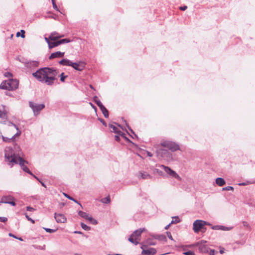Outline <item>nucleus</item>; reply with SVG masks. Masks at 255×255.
<instances>
[{
  "label": "nucleus",
  "instance_id": "1",
  "mask_svg": "<svg viewBox=\"0 0 255 255\" xmlns=\"http://www.w3.org/2000/svg\"><path fill=\"white\" fill-rule=\"evenodd\" d=\"M59 71L54 68L44 67L32 73V76L38 81L48 86H52L54 81L57 80L56 76Z\"/></svg>",
  "mask_w": 255,
  "mask_h": 255
},
{
  "label": "nucleus",
  "instance_id": "2",
  "mask_svg": "<svg viewBox=\"0 0 255 255\" xmlns=\"http://www.w3.org/2000/svg\"><path fill=\"white\" fill-rule=\"evenodd\" d=\"M8 126L9 127V129L10 130V131L12 130L13 128H15L17 130V132L15 133L10 138L3 136L1 134V133L0 132V137H1L2 139V141L5 142H14L15 141V137L19 136L20 135L21 132L15 125L11 122H8Z\"/></svg>",
  "mask_w": 255,
  "mask_h": 255
},
{
  "label": "nucleus",
  "instance_id": "3",
  "mask_svg": "<svg viewBox=\"0 0 255 255\" xmlns=\"http://www.w3.org/2000/svg\"><path fill=\"white\" fill-rule=\"evenodd\" d=\"M4 156L8 161L15 164L18 163V158H21L20 156L16 155L12 148L9 147L5 148Z\"/></svg>",
  "mask_w": 255,
  "mask_h": 255
},
{
  "label": "nucleus",
  "instance_id": "4",
  "mask_svg": "<svg viewBox=\"0 0 255 255\" xmlns=\"http://www.w3.org/2000/svg\"><path fill=\"white\" fill-rule=\"evenodd\" d=\"M161 145L162 146L166 147L172 151H175L180 149L179 145L178 144L171 141H163L161 142Z\"/></svg>",
  "mask_w": 255,
  "mask_h": 255
},
{
  "label": "nucleus",
  "instance_id": "5",
  "mask_svg": "<svg viewBox=\"0 0 255 255\" xmlns=\"http://www.w3.org/2000/svg\"><path fill=\"white\" fill-rule=\"evenodd\" d=\"M29 105L32 109L35 116L38 115L39 112L45 107L43 104H38L32 102H29Z\"/></svg>",
  "mask_w": 255,
  "mask_h": 255
},
{
  "label": "nucleus",
  "instance_id": "6",
  "mask_svg": "<svg viewBox=\"0 0 255 255\" xmlns=\"http://www.w3.org/2000/svg\"><path fill=\"white\" fill-rule=\"evenodd\" d=\"M158 167L163 168L165 172H166L170 177L175 178L179 181L181 180V177L177 174V173L170 167L164 165H159Z\"/></svg>",
  "mask_w": 255,
  "mask_h": 255
},
{
  "label": "nucleus",
  "instance_id": "7",
  "mask_svg": "<svg viewBox=\"0 0 255 255\" xmlns=\"http://www.w3.org/2000/svg\"><path fill=\"white\" fill-rule=\"evenodd\" d=\"M206 225L210 224L209 223L202 220H196L193 223V230L195 233H198L199 231Z\"/></svg>",
  "mask_w": 255,
  "mask_h": 255
},
{
  "label": "nucleus",
  "instance_id": "8",
  "mask_svg": "<svg viewBox=\"0 0 255 255\" xmlns=\"http://www.w3.org/2000/svg\"><path fill=\"white\" fill-rule=\"evenodd\" d=\"M207 241L202 240L200 242L196 243L195 246L199 247V251L203 253H207L209 251V247L206 245Z\"/></svg>",
  "mask_w": 255,
  "mask_h": 255
},
{
  "label": "nucleus",
  "instance_id": "9",
  "mask_svg": "<svg viewBox=\"0 0 255 255\" xmlns=\"http://www.w3.org/2000/svg\"><path fill=\"white\" fill-rule=\"evenodd\" d=\"M78 215L81 218L89 221L93 225H96L98 224V222L96 220L94 219L91 216H90L89 214L86 212L80 211L78 212Z\"/></svg>",
  "mask_w": 255,
  "mask_h": 255
},
{
  "label": "nucleus",
  "instance_id": "10",
  "mask_svg": "<svg viewBox=\"0 0 255 255\" xmlns=\"http://www.w3.org/2000/svg\"><path fill=\"white\" fill-rule=\"evenodd\" d=\"M18 163L20 165V166H21V167L22 168L23 170L24 171H25V172H27V173H28V174H29L30 175H33L34 177L35 178H36L38 181H39V180L38 179V178L37 177H36L35 175H33V174L29 170L28 168L26 166H25L24 163H27V161H26L24 160H23L22 158H18Z\"/></svg>",
  "mask_w": 255,
  "mask_h": 255
},
{
  "label": "nucleus",
  "instance_id": "11",
  "mask_svg": "<svg viewBox=\"0 0 255 255\" xmlns=\"http://www.w3.org/2000/svg\"><path fill=\"white\" fill-rule=\"evenodd\" d=\"M39 62L37 61H29L24 63L25 66L29 69H33L38 67Z\"/></svg>",
  "mask_w": 255,
  "mask_h": 255
},
{
  "label": "nucleus",
  "instance_id": "12",
  "mask_svg": "<svg viewBox=\"0 0 255 255\" xmlns=\"http://www.w3.org/2000/svg\"><path fill=\"white\" fill-rule=\"evenodd\" d=\"M169 154V152L163 148H159L156 150V155L158 157L164 158Z\"/></svg>",
  "mask_w": 255,
  "mask_h": 255
},
{
  "label": "nucleus",
  "instance_id": "13",
  "mask_svg": "<svg viewBox=\"0 0 255 255\" xmlns=\"http://www.w3.org/2000/svg\"><path fill=\"white\" fill-rule=\"evenodd\" d=\"M137 177L139 179H151L152 177V176L147 172L142 171H140L138 172Z\"/></svg>",
  "mask_w": 255,
  "mask_h": 255
},
{
  "label": "nucleus",
  "instance_id": "14",
  "mask_svg": "<svg viewBox=\"0 0 255 255\" xmlns=\"http://www.w3.org/2000/svg\"><path fill=\"white\" fill-rule=\"evenodd\" d=\"M70 66L72 67L75 70L78 71H82L84 68V63L83 62H80L79 63H73L71 61Z\"/></svg>",
  "mask_w": 255,
  "mask_h": 255
},
{
  "label": "nucleus",
  "instance_id": "15",
  "mask_svg": "<svg viewBox=\"0 0 255 255\" xmlns=\"http://www.w3.org/2000/svg\"><path fill=\"white\" fill-rule=\"evenodd\" d=\"M54 218L56 222L58 223H64L66 222V218L62 214L55 213Z\"/></svg>",
  "mask_w": 255,
  "mask_h": 255
},
{
  "label": "nucleus",
  "instance_id": "16",
  "mask_svg": "<svg viewBox=\"0 0 255 255\" xmlns=\"http://www.w3.org/2000/svg\"><path fill=\"white\" fill-rule=\"evenodd\" d=\"M9 84L10 86L9 90H13L18 88V81L16 79H9Z\"/></svg>",
  "mask_w": 255,
  "mask_h": 255
},
{
  "label": "nucleus",
  "instance_id": "17",
  "mask_svg": "<svg viewBox=\"0 0 255 255\" xmlns=\"http://www.w3.org/2000/svg\"><path fill=\"white\" fill-rule=\"evenodd\" d=\"M156 250L154 248H150L147 250H143L141 252L142 255H154L156 254Z\"/></svg>",
  "mask_w": 255,
  "mask_h": 255
},
{
  "label": "nucleus",
  "instance_id": "18",
  "mask_svg": "<svg viewBox=\"0 0 255 255\" xmlns=\"http://www.w3.org/2000/svg\"><path fill=\"white\" fill-rule=\"evenodd\" d=\"M109 126L112 129V132L117 133L119 135H121V136H123V137L126 138V137L125 136V134L123 133L121 130H120L116 126L112 124H110Z\"/></svg>",
  "mask_w": 255,
  "mask_h": 255
},
{
  "label": "nucleus",
  "instance_id": "19",
  "mask_svg": "<svg viewBox=\"0 0 255 255\" xmlns=\"http://www.w3.org/2000/svg\"><path fill=\"white\" fill-rule=\"evenodd\" d=\"M63 36V35H61L56 32H53L50 34L49 36V39L50 40L55 41L56 40Z\"/></svg>",
  "mask_w": 255,
  "mask_h": 255
},
{
  "label": "nucleus",
  "instance_id": "20",
  "mask_svg": "<svg viewBox=\"0 0 255 255\" xmlns=\"http://www.w3.org/2000/svg\"><path fill=\"white\" fill-rule=\"evenodd\" d=\"M64 52H60V51H57L56 52H54L51 54L50 55L49 59H52L55 58H60L62 57L64 55Z\"/></svg>",
  "mask_w": 255,
  "mask_h": 255
},
{
  "label": "nucleus",
  "instance_id": "21",
  "mask_svg": "<svg viewBox=\"0 0 255 255\" xmlns=\"http://www.w3.org/2000/svg\"><path fill=\"white\" fill-rule=\"evenodd\" d=\"M143 230L141 229L136 230L133 233L132 235L134 236L135 240H137V241H139V238L140 237L141 234L142 233Z\"/></svg>",
  "mask_w": 255,
  "mask_h": 255
},
{
  "label": "nucleus",
  "instance_id": "22",
  "mask_svg": "<svg viewBox=\"0 0 255 255\" xmlns=\"http://www.w3.org/2000/svg\"><path fill=\"white\" fill-rule=\"evenodd\" d=\"M233 227H227L223 226H215L212 227L214 230H221L223 231H230Z\"/></svg>",
  "mask_w": 255,
  "mask_h": 255
},
{
  "label": "nucleus",
  "instance_id": "23",
  "mask_svg": "<svg viewBox=\"0 0 255 255\" xmlns=\"http://www.w3.org/2000/svg\"><path fill=\"white\" fill-rule=\"evenodd\" d=\"M9 88H10V86H9L8 80L2 82L0 85V88L2 89L9 90Z\"/></svg>",
  "mask_w": 255,
  "mask_h": 255
},
{
  "label": "nucleus",
  "instance_id": "24",
  "mask_svg": "<svg viewBox=\"0 0 255 255\" xmlns=\"http://www.w3.org/2000/svg\"><path fill=\"white\" fill-rule=\"evenodd\" d=\"M216 183L219 186H222L226 184V182L223 178L219 177L216 179Z\"/></svg>",
  "mask_w": 255,
  "mask_h": 255
},
{
  "label": "nucleus",
  "instance_id": "25",
  "mask_svg": "<svg viewBox=\"0 0 255 255\" xmlns=\"http://www.w3.org/2000/svg\"><path fill=\"white\" fill-rule=\"evenodd\" d=\"M154 238L159 241L166 242V237L164 235H156L154 236Z\"/></svg>",
  "mask_w": 255,
  "mask_h": 255
},
{
  "label": "nucleus",
  "instance_id": "26",
  "mask_svg": "<svg viewBox=\"0 0 255 255\" xmlns=\"http://www.w3.org/2000/svg\"><path fill=\"white\" fill-rule=\"evenodd\" d=\"M71 61L67 59H63L60 61H59V63L61 65H65V66H70Z\"/></svg>",
  "mask_w": 255,
  "mask_h": 255
},
{
  "label": "nucleus",
  "instance_id": "27",
  "mask_svg": "<svg viewBox=\"0 0 255 255\" xmlns=\"http://www.w3.org/2000/svg\"><path fill=\"white\" fill-rule=\"evenodd\" d=\"M4 198H6V199H5V200H6V201L7 200V201H10L11 200H15L13 196H11V195L3 196L1 198V200H0V202L1 203H4V202H2L3 201L2 200Z\"/></svg>",
  "mask_w": 255,
  "mask_h": 255
},
{
  "label": "nucleus",
  "instance_id": "28",
  "mask_svg": "<svg viewBox=\"0 0 255 255\" xmlns=\"http://www.w3.org/2000/svg\"><path fill=\"white\" fill-rule=\"evenodd\" d=\"M128 240L130 242L134 244L135 245H137L139 243V241H137V240H135L134 236H133L132 234L131 235L130 237L128 238Z\"/></svg>",
  "mask_w": 255,
  "mask_h": 255
},
{
  "label": "nucleus",
  "instance_id": "29",
  "mask_svg": "<svg viewBox=\"0 0 255 255\" xmlns=\"http://www.w3.org/2000/svg\"><path fill=\"white\" fill-rule=\"evenodd\" d=\"M59 41H54V42H51L50 43H49V49H51L53 47H56V46H58V45H59Z\"/></svg>",
  "mask_w": 255,
  "mask_h": 255
},
{
  "label": "nucleus",
  "instance_id": "30",
  "mask_svg": "<svg viewBox=\"0 0 255 255\" xmlns=\"http://www.w3.org/2000/svg\"><path fill=\"white\" fill-rule=\"evenodd\" d=\"M100 201L104 204H109L111 202L110 197L108 196L107 197L102 199Z\"/></svg>",
  "mask_w": 255,
  "mask_h": 255
},
{
  "label": "nucleus",
  "instance_id": "31",
  "mask_svg": "<svg viewBox=\"0 0 255 255\" xmlns=\"http://www.w3.org/2000/svg\"><path fill=\"white\" fill-rule=\"evenodd\" d=\"M6 112L4 110L3 111H1L0 110V119H6Z\"/></svg>",
  "mask_w": 255,
  "mask_h": 255
},
{
  "label": "nucleus",
  "instance_id": "32",
  "mask_svg": "<svg viewBox=\"0 0 255 255\" xmlns=\"http://www.w3.org/2000/svg\"><path fill=\"white\" fill-rule=\"evenodd\" d=\"M64 195L68 199L71 200H72L73 201H74L75 203H77V204H78L81 207H82V205L81 204L79 203L77 200H75L73 197L70 196L69 195H67V194L66 193H64Z\"/></svg>",
  "mask_w": 255,
  "mask_h": 255
},
{
  "label": "nucleus",
  "instance_id": "33",
  "mask_svg": "<svg viewBox=\"0 0 255 255\" xmlns=\"http://www.w3.org/2000/svg\"><path fill=\"white\" fill-rule=\"evenodd\" d=\"M5 199H6V198H3V200H3V201H2V202H4V203H5V204H10V205H12V206H15V202H14V200H11V201H6V200H5Z\"/></svg>",
  "mask_w": 255,
  "mask_h": 255
},
{
  "label": "nucleus",
  "instance_id": "34",
  "mask_svg": "<svg viewBox=\"0 0 255 255\" xmlns=\"http://www.w3.org/2000/svg\"><path fill=\"white\" fill-rule=\"evenodd\" d=\"M180 221L179 218L178 217L176 216V217H174L172 218V221L171 222L170 224H176V223H179Z\"/></svg>",
  "mask_w": 255,
  "mask_h": 255
},
{
  "label": "nucleus",
  "instance_id": "35",
  "mask_svg": "<svg viewBox=\"0 0 255 255\" xmlns=\"http://www.w3.org/2000/svg\"><path fill=\"white\" fill-rule=\"evenodd\" d=\"M58 41H59V43L60 45L62 44H64V43H69L71 41L70 39H67V38L60 39Z\"/></svg>",
  "mask_w": 255,
  "mask_h": 255
},
{
  "label": "nucleus",
  "instance_id": "36",
  "mask_svg": "<svg viewBox=\"0 0 255 255\" xmlns=\"http://www.w3.org/2000/svg\"><path fill=\"white\" fill-rule=\"evenodd\" d=\"M81 226L83 229L86 231H89L91 229V228L83 223H81Z\"/></svg>",
  "mask_w": 255,
  "mask_h": 255
},
{
  "label": "nucleus",
  "instance_id": "37",
  "mask_svg": "<svg viewBox=\"0 0 255 255\" xmlns=\"http://www.w3.org/2000/svg\"><path fill=\"white\" fill-rule=\"evenodd\" d=\"M59 76L60 77V81L62 82H64L65 81V79L67 77V76L65 75L63 72L61 73Z\"/></svg>",
  "mask_w": 255,
  "mask_h": 255
},
{
  "label": "nucleus",
  "instance_id": "38",
  "mask_svg": "<svg viewBox=\"0 0 255 255\" xmlns=\"http://www.w3.org/2000/svg\"><path fill=\"white\" fill-rule=\"evenodd\" d=\"M94 101L98 106H99L100 104H102L101 102L99 100H98V97L97 96H95L94 97Z\"/></svg>",
  "mask_w": 255,
  "mask_h": 255
},
{
  "label": "nucleus",
  "instance_id": "39",
  "mask_svg": "<svg viewBox=\"0 0 255 255\" xmlns=\"http://www.w3.org/2000/svg\"><path fill=\"white\" fill-rule=\"evenodd\" d=\"M43 229L45 230V231L46 232L50 233H54L56 231V230L51 229L49 228H44Z\"/></svg>",
  "mask_w": 255,
  "mask_h": 255
},
{
  "label": "nucleus",
  "instance_id": "40",
  "mask_svg": "<svg viewBox=\"0 0 255 255\" xmlns=\"http://www.w3.org/2000/svg\"><path fill=\"white\" fill-rule=\"evenodd\" d=\"M223 190L225 191H229V190H234V188L232 186H227L222 189Z\"/></svg>",
  "mask_w": 255,
  "mask_h": 255
},
{
  "label": "nucleus",
  "instance_id": "41",
  "mask_svg": "<svg viewBox=\"0 0 255 255\" xmlns=\"http://www.w3.org/2000/svg\"><path fill=\"white\" fill-rule=\"evenodd\" d=\"M147 243L149 245L154 246L155 245V243L152 241L151 239H148L147 241Z\"/></svg>",
  "mask_w": 255,
  "mask_h": 255
},
{
  "label": "nucleus",
  "instance_id": "42",
  "mask_svg": "<svg viewBox=\"0 0 255 255\" xmlns=\"http://www.w3.org/2000/svg\"><path fill=\"white\" fill-rule=\"evenodd\" d=\"M103 114L104 115V117L107 118L109 117V112L107 110H105L104 111L102 112Z\"/></svg>",
  "mask_w": 255,
  "mask_h": 255
},
{
  "label": "nucleus",
  "instance_id": "43",
  "mask_svg": "<svg viewBox=\"0 0 255 255\" xmlns=\"http://www.w3.org/2000/svg\"><path fill=\"white\" fill-rule=\"evenodd\" d=\"M183 254L185 255H195L194 253L193 252L190 251L184 252V253H183Z\"/></svg>",
  "mask_w": 255,
  "mask_h": 255
},
{
  "label": "nucleus",
  "instance_id": "44",
  "mask_svg": "<svg viewBox=\"0 0 255 255\" xmlns=\"http://www.w3.org/2000/svg\"><path fill=\"white\" fill-rule=\"evenodd\" d=\"M35 248V249H39V250H44L45 249V246H36V245H34L33 246Z\"/></svg>",
  "mask_w": 255,
  "mask_h": 255
},
{
  "label": "nucleus",
  "instance_id": "45",
  "mask_svg": "<svg viewBox=\"0 0 255 255\" xmlns=\"http://www.w3.org/2000/svg\"><path fill=\"white\" fill-rule=\"evenodd\" d=\"M25 216L28 221H30L32 224H34L35 223L34 221L31 218H30L26 214H25Z\"/></svg>",
  "mask_w": 255,
  "mask_h": 255
},
{
  "label": "nucleus",
  "instance_id": "46",
  "mask_svg": "<svg viewBox=\"0 0 255 255\" xmlns=\"http://www.w3.org/2000/svg\"><path fill=\"white\" fill-rule=\"evenodd\" d=\"M98 107L100 108L102 112L104 111L105 110H107V109L103 106L102 103L100 104L99 106H98Z\"/></svg>",
  "mask_w": 255,
  "mask_h": 255
},
{
  "label": "nucleus",
  "instance_id": "47",
  "mask_svg": "<svg viewBox=\"0 0 255 255\" xmlns=\"http://www.w3.org/2000/svg\"><path fill=\"white\" fill-rule=\"evenodd\" d=\"M98 107L100 108L102 112L104 111L105 110H107V109L103 106L102 103L100 104L99 106H98Z\"/></svg>",
  "mask_w": 255,
  "mask_h": 255
},
{
  "label": "nucleus",
  "instance_id": "48",
  "mask_svg": "<svg viewBox=\"0 0 255 255\" xmlns=\"http://www.w3.org/2000/svg\"><path fill=\"white\" fill-rule=\"evenodd\" d=\"M7 220V218L4 217H0V222H5Z\"/></svg>",
  "mask_w": 255,
  "mask_h": 255
},
{
  "label": "nucleus",
  "instance_id": "49",
  "mask_svg": "<svg viewBox=\"0 0 255 255\" xmlns=\"http://www.w3.org/2000/svg\"><path fill=\"white\" fill-rule=\"evenodd\" d=\"M251 183H252L249 182V181H248L247 182L240 183L239 184V185H240V186H245V185H248V184H251Z\"/></svg>",
  "mask_w": 255,
  "mask_h": 255
},
{
  "label": "nucleus",
  "instance_id": "50",
  "mask_svg": "<svg viewBox=\"0 0 255 255\" xmlns=\"http://www.w3.org/2000/svg\"><path fill=\"white\" fill-rule=\"evenodd\" d=\"M35 209H34L33 208L29 207V206H28L26 207V210L28 211L32 212V211H35Z\"/></svg>",
  "mask_w": 255,
  "mask_h": 255
},
{
  "label": "nucleus",
  "instance_id": "51",
  "mask_svg": "<svg viewBox=\"0 0 255 255\" xmlns=\"http://www.w3.org/2000/svg\"><path fill=\"white\" fill-rule=\"evenodd\" d=\"M4 76L6 77H11L12 74L10 72H7L4 73Z\"/></svg>",
  "mask_w": 255,
  "mask_h": 255
},
{
  "label": "nucleus",
  "instance_id": "52",
  "mask_svg": "<svg viewBox=\"0 0 255 255\" xmlns=\"http://www.w3.org/2000/svg\"><path fill=\"white\" fill-rule=\"evenodd\" d=\"M166 234H167V235L168 237L169 238V239H170L171 240H173V238H172L171 233L169 232H167Z\"/></svg>",
  "mask_w": 255,
  "mask_h": 255
},
{
  "label": "nucleus",
  "instance_id": "53",
  "mask_svg": "<svg viewBox=\"0 0 255 255\" xmlns=\"http://www.w3.org/2000/svg\"><path fill=\"white\" fill-rule=\"evenodd\" d=\"M120 135L119 134L118 135H116L115 136V139L116 141H120Z\"/></svg>",
  "mask_w": 255,
  "mask_h": 255
},
{
  "label": "nucleus",
  "instance_id": "54",
  "mask_svg": "<svg viewBox=\"0 0 255 255\" xmlns=\"http://www.w3.org/2000/svg\"><path fill=\"white\" fill-rule=\"evenodd\" d=\"M52 5H53V7L54 9H56V10H58V7H57V5L56 4V3L55 2H53V4H52Z\"/></svg>",
  "mask_w": 255,
  "mask_h": 255
},
{
  "label": "nucleus",
  "instance_id": "55",
  "mask_svg": "<svg viewBox=\"0 0 255 255\" xmlns=\"http://www.w3.org/2000/svg\"><path fill=\"white\" fill-rule=\"evenodd\" d=\"M187 8V6L185 5V6H180L179 7V9L181 10H185Z\"/></svg>",
  "mask_w": 255,
  "mask_h": 255
},
{
  "label": "nucleus",
  "instance_id": "56",
  "mask_svg": "<svg viewBox=\"0 0 255 255\" xmlns=\"http://www.w3.org/2000/svg\"><path fill=\"white\" fill-rule=\"evenodd\" d=\"M20 32L21 33V37L22 38H24V37H25V35H24L25 31L24 30H20Z\"/></svg>",
  "mask_w": 255,
  "mask_h": 255
},
{
  "label": "nucleus",
  "instance_id": "57",
  "mask_svg": "<svg viewBox=\"0 0 255 255\" xmlns=\"http://www.w3.org/2000/svg\"><path fill=\"white\" fill-rule=\"evenodd\" d=\"M45 39V40L46 41V42L47 43L48 45H49V43H50L51 42L49 41V40H50L49 39V37L48 38L46 37H45L44 38Z\"/></svg>",
  "mask_w": 255,
  "mask_h": 255
},
{
  "label": "nucleus",
  "instance_id": "58",
  "mask_svg": "<svg viewBox=\"0 0 255 255\" xmlns=\"http://www.w3.org/2000/svg\"><path fill=\"white\" fill-rule=\"evenodd\" d=\"M243 224L244 227H248L249 226L248 223L245 221L243 222Z\"/></svg>",
  "mask_w": 255,
  "mask_h": 255
},
{
  "label": "nucleus",
  "instance_id": "59",
  "mask_svg": "<svg viewBox=\"0 0 255 255\" xmlns=\"http://www.w3.org/2000/svg\"><path fill=\"white\" fill-rule=\"evenodd\" d=\"M215 251L214 250H212L210 251L209 253L210 255H214Z\"/></svg>",
  "mask_w": 255,
  "mask_h": 255
},
{
  "label": "nucleus",
  "instance_id": "60",
  "mask_svg": "<svg viewBox=\"0 0 255 255\" xmlns=\"http://www.w3.org/2000/svg\"><path fill=\"white\" fill-rule=\"evenodd\" d=\"M128 129H129V130L135 135V136H137L134 133V132L133 131L132 129H131L130 128V127H129L128 126Z\"/></svg>",
  "mask_w": 255,
  "mask_h": 255
},
{
  "label": "nucleus",
  "instance_id": "61",
  "mask_svg": "<svg viewBox=\"0 0 255 255\" xmlns=\"http://www.w3.org/2000/svg\"><path fill=\"white\" fill-rule=\"evenodd\" d=\"M147 155L149 156V157H151V156H152V154L151 152L147 151Z\"/></svg>",
  "mask_w": 255,
  "mask_h": 255
},
{
  "label": "nucleus",
  "instance_id": "62",
  "mask_svg": "<svg viewBox=\"0 0 255 255\" xmlns=\"http://www.w3.org/2000/svg\"><path fill=\"white\" fill-rule=\"evenodd\" d=\"M100 121L101 123H102L103 125L106 126V123L104 122V121L103 120H101Z\"/></svg>",
  "mask_w": 255,
  "mask_h": 255
},
{
  "label": "nucleus",
  "instance_id": "63",
  "mask_svg": "<svg viewBox=\"0 0 255 255\" xmlns=\"http://www.w3.org/2000/svg\"><path fill=\"white\" fill-rule=\"evenodd\" d=\"M74 233L75 234H82L83 233L80 232V231H75L74 232Z\"/></svg>",
  "mask_w": 255,
  "mask_h": 255
},
{
  "label": "nucleus",
  "instance_id": "64",
  "mask_svg": "<svg viewBox=\"0 0 255 255\" xmlns=\"http://www.w3.org/2000/svg\"><path fill=\"white\" fill-rule=\"evenodd\" d=\"M9 236L10 237H12L15 239L17 238V237H16L14 235H12L11 233H9Z\"/></svg>",
  "mask_w": 255,
  "mask_h": 255
}]
</instances>
